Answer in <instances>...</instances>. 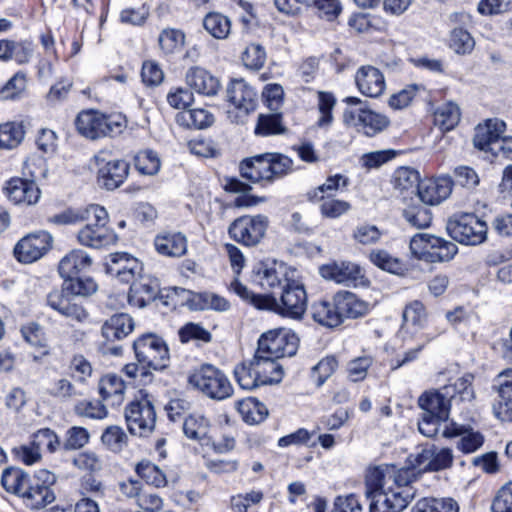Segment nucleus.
Returning a JSON list of instances; mask_svg holds the SVG:
<instances>
[{"instance_id":"obj_1","label":"nucleus","mask_w":512,"mask_h":512,"mask_svg":"<svg viewBox=\"0 0 512 512\" xmlns=\"http://www.w3.org/2000/svg\"><path fill=\"white\" fill-rule=\"evenodd\" d=\"M231 289L255 308L269 310L290 319H302L307 309L306 290L303 284L294 279L285 284L279 299L272 295L255 294L238 279L231 283Z\"/></svg>"},{"instance_id":"obj_2","label":"nucleus","mask_w":512,"mask_h":512,"mask_svg":"<svg viewBox=\"0 0 512 512\" xmlns=\"http://www.w3.org/2000/svg\"><path fill=\"white\" fill-rule=\"evenodd\" d=\"M84 222L86 224L77 232V241L80 245L101 249L117 242V234L107 225L108 212L104 207L91 204L90 214Z\"/></svg>"},{"instance_id":"obj_3","label":"nucleus","mask_w":512,"mask_h":512,"mask_svg":"<svg viewBox=\"0 0 512 512\" xmlns=\"http://www.w3.org/2000/svg\"><path fill=\"white\" fill-rule=\"evenodd\" d=\"M233 373L240 388L245 390L279 382L282 378V368L277 362H265L256 354L251 360L237 364Z\"/></svg>"},{"instance_id":"obj_4","label":"nucleus","mask_w":512,"mask_h":512,"mask_svg":"<svg viewBox=\"0 0 512 512\" xmlns=\"http://www.w3.org/2000/svg\"><path fill=\"white\" fill-rule=\"evenodd\" d=\"M188 383L206 397L222 401L233 395V386L226 374L211 364H202L193 369Z\"/></svg>"},{"instance_id":"obj_5","label":"nucleus","mask_w":512,"mask_h":512,"mask_svg":"<svg viewBox=\"0 0 512 512\" xmlns=\"http://www.w3.org/2000/svg\"><path fill=\"white\" fill-rule=\"evenodd\" d=\"M416 480L415 468L403 467L397 469L392 464H381L369 467L365 474V494L371 501L377 499L378 494L387 490L393 483H408Z\"/></svg>"},{"instance_id":"obj_6","label":"nucleus","mask_w":512,"mask_h":512,"mask_svg":"<svg viewBox=\"0 0 512 512\" xmlns=\"http://www.w3.org/2000/svg\"><path fill=\"white\" fill-rule=\"evenodd\" d=\"M449 236L465 246H479L487 241L488 225L474 213L455 214L446 224Z\"/></svg>"},{"instance_id":"obj_7","label":"nucleus","mask_w":512,"mask_h":512,"mask_svg":"<svg viewBox=\"0 0 512 512\" xmlns=\"http://www.w3.org/2000/svg\"><path fill=\"white\" fill-rule=\"evenodd\" d=\"M409 247L415 258L428 263L450 261L458 252L455 243L427 233L415 234Z\"/></svg>"},{"instance_id":"obj_8","label":"nucleus","mask_w":512,"mask_h":512,"mask_svg":"<svg viewBox=\"0 0 512 512\" xmlns=\"http://www.w3.org/2000/svg\"><path fill=\"white\" fill-rule=\"evenodd\" d=\"M75 125L82 136L95 140L119 134L124 127V121L121 116L105 115L98 111L88 110L78 114Z\"/></svg>"},{"instance_id":"obj_9","label":"nucleus","mask_w":512,"mask_h":512,"mask_svg":"<svg viewBox=\"0 0 512 512\" xmlns=\"http://www.w3.org/2000/svg\"><path fill=\"white\" fill-rule=\"evenodd\" d=\"M137 361L144 367L163 370L169 366L170 354L165 340L155 333H144L133 342Z\"/></svg>"},{"instance_id":"obj_10","label":"nucleus","mask_w":512,"mask_h":512,"mask_svg":"<svg viewBox=\"0 0 512 512\" xmlns=\"http://www.w3.org/2000/svg\"><path fill=\"white\" fill-rule=\"evenodd\" d=\"M297 348V336L284 329H279L261 335L255 354L265 362H276L279 358L295 355Z\"/></svg>"},{"instance_id":"obj_11","label":"nucleus","mask_w":512,"mask_h":512,"mask_svg":"<svg viewBox=\"0 0 512 512\" xmlns=\"http://www.w3.org/2000/svg\"><path fill=\"white\" fill-rule=\"evenodd\" d=\"M56 475L46 469L35 472L28 481L20 500L30 510H40L55 500L52 486L56 483Z\"/></svg>"},{"instance_id":"obj_12","label":"nucleus","mask_w":512,"mask_h":512,"mask_svg":"<svg viewBox=\"0 0 512 512\" xmlns=\"http://www.w3.org/2000/svg\"><path fill=\"white\" fill-rule=\"evenodd\" d=\"M125 419L128 430L133 435L144 437L154 430L156 412L147 395L126 406Z\"/></svg>"},{"instance_id":"obj_13","label":"nucleus","mask_w":512,"mask_h":512,"mask_svg":"<svg viewBox=\"0 0 512 512\" xmlns=\"http://www.w3.org/2000/svg\"><path fill=\"white\" fill-rule=\"evenodd\" d=\"M98 167V183L106 190L120 187L129 175L130 165L123 159L111 158L109 151H99L95 156Z\"/></svg>"},{"instance_id":"obj_14","label":"nucleus","mask_w":512,"mask_h":512,"mask_svg":"<svg viewBox=\"0 0 512 512\" xmlns=\"http://www.w3.org/2000/svg\"><path fill=\"white\" fill-rule=\"evenodd\" d=\"M268 224V217L265 215H245L235 219L230 224L228 234L234 241L252 247L262 240Z\"/></svg>"},{"instance_id":"obj_15","label":"nucleus","mask_w":512,"mask_h":512,"mask_svg":"<svg viewBox=\"0 0 512 512\" xmlns=\"http://www.w3.org/2000/svg\"><path fill=\"white\" fill-rule=\"evenodd\" d=\"M408 483H393L371 501L369 512H401L415 497V489Z\"/></svg>"},{"instance_id":"obj_16","label":"nucleus","mask_w":512,"mask_h":512,"mask_svg":"<svg viewBox=\"0 0 512 512\" xmlns=\"http://www.w3.org/2000/svg\"><path fill=\"white\" fill-rule=\"evenodd\" d=\"M343 119L345 124L355 127L369 137L382 132L390 123L385 115L365 108L347 109L344 111Z\"/></svg>"},{"instance_id":"obj_17","label":"nucleus","mask_w":512,"mask_h":512,"mask_svg":"<svg viewBox=\"0 0 512 512\" xmlns=\"http://www.w3.org/2000/svg\"><path fill=\"white\" fill-rule=\"evenodd\" d=\"M52 237L40 231L20 239L14 247V256L21 263H32L39 260L51 248Z\"/></svg>"},{"instance_id":"obj_18","label":"nucleus","mask_w":512,"mask_h":512,"mask_svg":"<svg viewBox=\"0 0 512 512\" xmlns=\"http://www.w3.org/2000/svg\"><path fill=\"white\" fill-rule=\"evenodd\" d=\"M451 393L452 389L444 386L425 391L419 397L418 405L424 413L447 421L451 410Z\"/></svg>"},{"instance_id":"obj_19","label":"nucleus","mask_w":512,"mask_h":512,"mask_svg":"<svg viewBox=\"0 0 512 512\" xmlns=\"http://www.w3.org/2000/svg\"><path fill=\"white\" fill-rule=\"evenodd\" d=\"M227 101L245 115L253 112L258 103L256 90L244 79H233L227 86Z\"/></svg>"},{"instance_id":"obj_20","label":"nucleus","mask_w":512,"mask_h":512,"mask_svg":"<svg viewBox=\"0 0 512 512\" xmlns=\"http://www.w3.org/2000/svg\"><path fill=\"white\" fill-rule=\"evenodd\" d=\"M46 300L50 308L66 318L83 322L88 317L87 311L83 306L74 301L73 296L68 290L64 289L63 285L61 289L51 291L47 295Z\"/></svg>"},{"instance_id":"obj_21","label":"nucleus","mask_w":512,"mask_h":512,"mask_svg":"<svg viewBox=\"0 0 512 512\" xmlns=\"http://www.w3.org/2000/svg\"><path fill=\"white\" fill-rule=\"evenodd\" d=\"M453 185L454 181L448 175L422 180L418 187V197L428 205L440 204L451 195Z\"/></svg>"},{"instance_id":"obj_22","label":"nucleus","mask_w":512,"mask_h":512,"mask_svg":"<svg viewBox=\"0 0 512 512\" xmlns=\"http://www.w3.org/2000/svg\"><path fill=\"white\" fill-rule=\"evenodd\" d=\"M453 463V453L449 448L438 449L434 445L425 447L416 456L415 473L421 471H440L451 467Z\"/></svg>"},{"instance_id":"obj_23","label":"nucleus","mask_w":512,"mask_h":512,"mask_svg":"<svg viewBox=\"0 0 512 512\" xmlns=\"http://www.w3.org/2000/svg\"><path fill=\"white\" fill-rule=\"evenodd\" d=\"M138 277L132 281L128 302L131 306L144 308L158 298L160 283L157 278L151 276Z\"/></svg>"},{"instance_id":"obj_24","label":"nucleus","mask_w":512,"mask_h":512,"mask_svg":"<svg viewBox=\"0 0 512 512\" xmlns=\"http://www.w3.org/2000/svg\"><path fill=\"white\" fill-rule=\"evenodd\" d=\"M290 274L293 275L294 271H290L285 264L273 262L270 265H262L257 270L254 281L265 290L279 289L281 291L285 284L293 279Z\"/></svg>"},{"instance_id":"obj_25","label":"nucleus","mask_w":512,"mask_h":512,"mask_svg":"<svg viewBox=\"0 0 512 512\" xmlns=\"http://www.w3.org/2000/svg\"><path fill=\"white\" fill-rule=\"evenodd\" d=\"M107 273L117 277L121 282L129 283L141 275V262L128 253H114L106 266Z\"/></svg>"},{"instance_id":"obj_26","label":"nucleus","mask_w":512,"mask_h":512,"mask_svg":"<svg viewBox=\"0 0 512 512\" xmlns=\"http://www.w3.org/2000/svg\"><path fill=\"white\" fill-rule=\"evenodd\" d=\"M320 272L324 278L346 285H357L358 283H362V279L364 278L361 267L349 261L334 262L324 265L320 268Z\"/></svg>"},{"instance_id":"obj_27","label":"nucleus","mask_w":512,"mask_h":512,"mask_svg":"<svg viewBox=\"0 0 512 512\" xmlns=\"http://www.w3.org/2000/svg\"><path fill=\"white\" fill-rule=\"evenodd\" d=\"M8 198L15 204L33 205L41 196V191L33 180L12 178L6 187Z\"/></svg>"},{"instance_id":"obj_28","label":"nucleus","mask_w":512,"mask_h":512,"mask_svg":"<svg viewBox=\"0 0 512 512\" xmlns=\"http://www.w3.org/2000/svg\"><path fill=\"white\" fill-rule=\"evenodd\" d=\"M34 53V44L29 39L15 41L0 40V61H15L19 65L28 64Z\"/></svg>"},{"instance_id":"obj_29","label":"nucleus","mask_w":512,"mask_h":512,"mask_svg":"<svg viewBox=\"0 0 512 512\" xmlns=\"http://www.w3.org/2000/svg\"><path fill=\"white\" fill-rule=\"evenodd\" d=\"M359 91L368 97H378L385 89V80L381 71L373 66L360 67L355 76Z\"/></svg>"},{"instance_id":"obj_30","label":"nucleus","mask_w":512,"mask_h":512,"mask_svg":"<svg viewBox=\"0 0 512 512\" xmlns=\"http://www.w3.org/2000/svg\"><path fill=\"white\" fill-rule=\"evenodd\" d=\"M333 298L342 322L346 318H359L369 312V303L350 291H339Z\"/></svg>"},{"instance_id":"obj_31","label":"nucleus","mask_w":512,"mask_h":512,"mask_svg":"<svg viewBox=\"0 0 512 512\" xmlns=\"http://www.w3.org/2000/svg\"><path fill=\"white\" fill-rule=\"evenodd\" d=\"M92 265V258L82 249H74L67 253L59 262L58 271L60 276L71 278L84 274Z\"/></svg>"},{"instance_id":"obj_32","label":"nucleus","mask_w":512,"mask_h":512,"mask_svg":"<svg viewBox=\"0 0 512 512\" xmlns=\"http://www.w3.org/2000/svg\"><path fill=\"white\" fill-rule=\"evenodd\" d=\"M186 83L197 93L205 96H214L220 89L219 79L201 67H192L187 71Z\"/></svg>"},{"instance_id":"obj_33","label":"nucleus","mask_w":512,"mask_h":512,"mask_svg":"<svg viewBox=\"0 0 512 512\" xmlns=\"http://www.w3.org/2000/svg\"><path fill=\"white\" fill-rule=\"evenodd\" d=\"M135 327L133 318L127 313H117L107 319L102 325V336L109 342L122 340Z\"/></svg>"},{"instance_id":"obj_34","label":"nucleus","mask_w":512,"mask_h":512,"mask_svg":"<svg viewBox=\"0 0 512 512\" xmlns=\"http://www.w3.org/2000/svg\"><path fill=\"white\" fill-rule=\"evenodd\" d=\"M506 124L502 120L489 119L484 125L476 127L473 139L474 146L479 150L491 152L492 143L505 132Z\"/></svg>"},{"instance_id":"obj_35","label":"nucleus","mask_w":512,"mask_h":512,"mask_svg":"<svg viewBox=\"0 0 512 512\" xmlns=\"http://www.w3.org/2000/svg\"><path fill=\"white\" fill-rule=\"evenodd\" d=\"M268 168L267 153L246 158L239 166L241 176L254 183L260 181L271 183V174L268 173Z\"/></svg>"},{"instance_id":"obj_36","label":"nucleus","mask_w":512,"mask_h":512,"mask_svg":"<svg viewBox=\"0 0 512 512\" xmlns=\"http://www.w3.org/2000/svg\"><path fill=\"white\" fill-rule=\"evenodd\" d=\"M156 251L168 257H181L187 252V239L180 232L156 236L154 240Z\"/></svg>"},{"instance_id":"obj_37","label":"nucleus","mask_w":512,"mask_h":512,"mask_svg":"<svg viewBox=\"0 0 512 512\" xmlns=\"http://www.w3.org/2000/svg\"><path fill=\"white\" fill-rule=\"evenodd\" d=\"M311 316L315 322L324 327L335 328L342 324L334 298L331 302L327 300L314 302L311 305Z\"/></svg>"},{"instance_id":"obj_38","label":"nucleus","mask_w":512,"mask_h":512,"mask_svg":"<svg viewBox=\"0 0 512 512\" xmlns=\"http://www.w3.org/2000/svg\"><path fill=\"white\" fill-rule=\"evenodd\" d=\"M98 390L103 401L115 406L123 401L125 385L119 376L107 374L100 379Z\"/></svg>"},{"instance_id":"obj_39","label":"nucleus","mask_w":512,"mask_h":512,"mask_svg":"<svg viewBox=\"0 0 512 512\" xmlns=\"http://www.w3.org/2000/svg\"><path fill=\"white\" fill-rule=\"evenodd\" d=\"M32 475L19 467L10 466L2 471L1 485L6 492L19 499Z\"/></svg>"},{"instance_id":"obj_40","label":"nucleus","mask_w":512,"mask_h":512,"mask_svg":"<svg viewBox=\"0 0 512 512\" xmlns=\"http://www.w3.org/2000/svg\"><path fill=\"white\" fill-rule=\"evenodd\" d=\"M287 131L283 123L281 113L274 111L269 114H259L254 133L257 136L267 137L272 135L284 134Z\"/></svg>"},{"instance_id":"obj_41","label":"nucleus","mask_w":512,"mask_h":512,"mask_svg":"<svg viewBox=\"0 0 512 512\" xmlns=\"http://www.w3.org/2000/svg\"><path fill=\"white\" fill-rule=\"evenodd\" d=\"M237 410L248 424H259L268 416L267 407L252 397L238 401Z\"/></svg>"},{"instance_id":"obj_42","label":"nucleus","mask_w":512,"mask_h":512,"mask_svg":"<svg viewBox=\"0 0 512 512\" xmlns=\"http://www.w3.org/2000/svg\"><path fill=\"white\" fill-rule=\"evenodd\" d=\"M402 216L405 222L415 229L428 228L432 223V213L430 209L421 203H412L402 210Z\"/></svg>"},{"instance_id":"obj_43","label":"nucleus","mask_w":512,"mask_h":512,"mask_svg":"<svg viewBox=\"0 0 512 512\" xmlns=\"http://www.w3.org/2000/svg\"><path fill=\"white\" fill-rule=\"evenodd\" d=\"M426 309L422 302L414 300L405 306L403 311V326L404 331L410 329L417 332L418 329L424 327L426 323Z\"/></svg>"},{"instance_id":"obj_44","label":"nucleus","mask_w":512,"mask_h":512,"mask_svg":"<svg viewBox=\"0 0 512 512\" xmlns=\"http://www.w3.org/2000/svg\"><path fill=\"white\" fill-rule=\"evenodd\" d=\"M204 29L214 38L226 39L231 31L230 19L219 12H209L203 19Z\"/></svg>"},{"instance_id":"obj_45","label":"nucleus","mask_w":512,"mask_h":512,"mask_svg":"<svg viewBox=\"0 0 512 512\" xmlns=\"http://www.w3.org/2000/svg\"><path fill=\"white\" fill-rule=\"evenodd\" d=\"M313 203H319V211L323 218L337 219L351 209V204L334 196H325L323 199H308Z\"/></svg>"},{"instance_id":"obj_46","label":"nucleus","mask_w":512,"mask_h":512,"mask_svg":"<svg viewBox=\"0 0 512 512\" xmlns=\"http://www.w3.org/2000/svg\"><path fill=\"white\" fill-rule=\"evenodd\" d=\"M460 108L453 102L440 105L434 112V123L442 131L452 130L460 121Z\"/></svg>"},{"instance_id":"obj_47","label":"nucleus","mask_w":512,"mask_h":512,"mask_svg":"<svg viewBox=\"0 0 512 512\" xmlns=\"http://www.w3.org/2000/svg\"><path fill=\"white\" fill-rule=\"evenodd\" d=\"M209 420L200 414H190L184 419L183 432L191 440L201 441L208 435Z\"/></svg>"},{"instance_id":"obj_48","label":"nucleus","mask_w":512,"mask_h":512,"mask_svg":"<svg viewBox=\"0 0 512 512\" xmlns=\"http://www.w3.org/2000/svg\"><path fill=\"white\" fill-rule=\"evenodd\" d=\"M63 280L64 289L68 290L72 296L87 297L94 294L98 289V285L92 277L82 274Z\"/></svg>"},{"instance_id":"obj_49","label":"nucleus","mask_w":512,"mask_h":512,"mask_svg":"<svg viewBox=\"0 0 512 512\" xmlns=\"http://www.w3.org/2000/svg\"><path fill=\"white\" fill-rule=\"evenodd\" d=\"M349 179L342 174L329 176L326 181L318 187L307 192V199H323L325 196H334L340 187H347Z\"/></svg>"},{"instance_id":"obj_50","label":"nucleus","mask_w":512,"mask_h":512,"mask_svg":"<svg viewBox=\"0 0 512 512\" xmlns=\"http://www.w3.org/2000/svg\"><path fill=\"white\" fill-rule=\"evenodd\" d=\"M25 131L21 123L7 122L0 125V147L16 148L24 139Z\"/></svg>"},{"instance_id":"obj_51","label":"nucleus","mask_w":512,"mask_h":512,"mask_svg":"<svg viewBox=\"0 0 512 512\" xmlns=\"http://www.w3.org/2000/svg\"><path fill=\"white\" fill-rule=\"evenodd\" d=\"M413 512H459V506L452 498H423L416 503Z\"/></svg>"},{"instance_id":"obj_52","label":"nucleus","mask_w":512,"mask_h":512,"mask_svg":"<svg viewBox=\"0 0 512 512\" xmlns=\"http://www.w3.org/2000/svg\"><path fill=\"white\" fill-rule=\"evenodd\" d=\"M392 183L395 189L403 192L410 189H416L418 191L419 184V173L410 167H399L396 169L392 176Z\"/></svg>"},{"instance_id":"obj_53","label":"nucleus","mask_w":512,"mask_h":512,"mask_svg":"<svg viewBox=\"0 0 512 512\" xmlns=\"http://www.w3.org/2000/svg\"><path fill=\"white\" fill-rule=\"evenodd\" d=\"M136 473L155 487H164L167 484L166 475L158 466L150 461L143 460L136 465Z\"/></svg>"},{"instance_id":"obj_54","label":"nucleus","mask_w":512,"mask_h":512,"mask_svg":"<svg viewBox=\"0 0 512 512\" xmlns=\"http://www.w3.org/2000/svg\"><path fill=\"white\" fill-rule=\"evenodd\" d=\"M492 389L497 392L499 397L494 403H505L508 407L512 406V368L506 369L497 375Z\"/></svg>"},{"instance_id":"obj_55","label":"nucleus","mask_w":512,"mask_h":512,"mask_svg":"<svg viewBox=\"0 0 512 512\" xmlns=\"http://www.w3.org/2000/svg\"><path fill=\"white\" fill-rule=\"evenodd\" d=\"M158 42L164 53L172 54L184 46L185 34L179 29L166 28L161 31Z\"/></svg>"},{"instance_id":"obj_56","label":"nucleus","mask_w":512,"mask_h":512,"mask_svg":"<svg viewBox=\"0 0 512 512\" xmlns=\"http://www.w3.org/2000/svg\"><path fill=\"white\" fill-rule=\"evenodd\" d=\"M268 173L271 174V182L289 174L293 170V160L280 153H267Z\"/></svg>"},{"instance_id":"obj_57","label":"nucleus","mask_w":512,"mask_h":512,"mask_svg":"<svg viewBox=\"0 0 512 512\" xmlns=\"http://www.w3.org/2000/svg\"><path fill=\"white\" fill-rule=\"evenodd\" d=\"M475 41L470 33L463 28H455L450 33L449 47L459 55H466L472 52Z\"/></svg>"},{"instance_id":"obj_58","label":"nucleus","mask_w":512,"mask_h":512,"mask_svg":"<svg viewBox=\"0 0 512 512\" xmlns=\"http://www.w3.org/2000/svg\"><path fill=\"white\" fill-rule=\"evenodd\" d=\"M74 412L80 417L102 420L107 417L108 410L99 400H81L74 406Z\"/></svg>"},{"instance_id":"obj_59","label":"nucleus","mask_w":512,"mask_h":512,"mask_svg":"<svg viewBox=\"0 0 512 512\" xmlns=\"http://www.w3.org/2000/svg\"><path fill=\"white\" fill-rule=\"evenodd\" d=\"M31 443L40 453L42 450L54 453L61 448V441L59 437L49 428H42L35 432Z\"/></svg>"},{"instance_id":"obj_60","label":"nucleus","mask_w":512,"mask_h":512,"mask_svg":"<svg viewBox=\"0 0 512 512\" xmlns=\"http://www.w3.org/2000/svg\"><path fill=\"white\" fill-rule=\"evenodd\" d=\"M135 168L143 175H155L160 170V159L152 150L140 151L134 158Z\"/></svg>"},{"instance_id":"obj_61","label":"nucleus","mask_w":512,"mask_h":512,"mask_svg":"<svg viewBox=\"0 0 512 512\" xmlns=\"http://www.w3.org/2000/svg\"><path fill=\"white\" fill-rule=\"evenodd\" d=\"M266 58L264 47L255 43L248 45L241 56L244 66L254 71H258L264 66Z\"/></svg>"},{"instance_id":"obj_62","label":"nucleus","mask_w":512,"mask_h":512,"mask_svg":"<svg viewBox=\"0 0 512 512\" xmlns=\"http://www.w3.org/2000/svg\"><path fill=\"white\" fill-rule=\"evenodd\" d=\"M180 120L190 128L203 129L210 126L213 115L205 109H190L181 113Z\"/></svg>"},{"instance_id":"obj_63","label":"nucleus","mask_w":512,"mask_h":512,"mask_svg":"<svg viewBox=\"0 0 512 512\" xmlns=\"http://www.w3.org/2000/svg\"><path fill=\"white\" fill-rule=\"evenodd\" d=\"M89 432L87 429L79 426H73L66 431L65 439L61 443V448L65 451L78 450L89 442Z\"/></svg>"},{"instance_id":"obj_64","label":"nucleus","mask_w":512,"mask_h":512,"mask_svg":"<svg viewBox=\"0 0 512 512\" xmlns=\"http://www.w3.org/2000/svg\"><path fill=\"white\" fill-rule=\"evenodd\" d=\"M491 510L492 512H512V481L506 483L497 491Z\"/></svg>"}]
</instances>
